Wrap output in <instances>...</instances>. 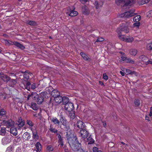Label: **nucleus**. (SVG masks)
<instances>
[{"mask_svg": "<svg viewBox=\"0 0 152 152\" xmlns=\"http://www.w3.org/2000/svg\"><path fill=\"white\" fill-rule=\"evenodd\" d=\"M66 137L72 149L77 152H83L82 149L80 148V144L77 140L76 137L74 136L73 132L68 127H66Z\"/></svg>", "mask_w": 152, "mask_h": 152, "instance_id": "f257e3e1", "label": "nucleus"}, {"mask_svg": "<svg viewBox=\"0 0 152 152\" xmlns=\"http://www.w3.org/2000/svg\"><path fill=\"white\" fill-rule=\"evenodd\" d=\"M115 3L118 5L123 7L131 6L135 2L134 0H115Z\"/></svg>", "mask_w": 152, "mask_h": 152, "instance_id": "f03ea898", "label": "nucleus"}, {"mask_svg": "<svg viewBox=\"0 0 152 152\" xmlns=\"http://www.w3.org/2000/svg\"><path fill=\"white\" fill-rule=\"evenodd\" d=\"M134 12L135 10L132 9L129 11L126 12L124 13L119 14L118 15V18H129L135 15V13H134Z\"/></svg>", "mask_w": 152, "mask_h": 152, "instance_id": "7ed1b4c3", "label": "nucleus"}, {"mask_svg": "<svg viewBox=\"0 0 152 152\" xmlns=\"http://www.w3.org/2000/svg\"><path fill=\"white\" fill-rule=\"evenodd\" d=\"M75 8L74 6H71L67 9L68 12H67V14H68L69 16L72 17L76 16L78 14V12L75 11Z\"/></svg>", "mask_w": 152, "mask_h": 152, "instance_id": "20e7f679", "label": "nucleus"}, {"mask_svg": "<svg viewBox=\"0 0 152 152\" xmlns=\"http://www.w3.org/2000/svg\"><path fill=\"white\" fill-rule=\"evenodd\" d=\"M65 109L68 112H71L74 108V105L71 102L67 103L65 105Z\"/></svg>", "mask_w": 152, "mask_h": 152, "instance_id": "39448f33", "label": "nucleus"}, {"mask_svg": "<svg viewBox=\"0 0 152 152\" xmlns=\"http://www.w3.org/2000/svg\"><path fill=\"white\" fill-rule=\"evenodd\" d=\"M89 134L88 131L85 129H82L80 130L79 133L80 136L83 138H86Z\"/></svg>", "mask_w": 152, "mask_h": 152, "instance_id": "423d86ee", "label": "nucleus"}, {"mask_svg": "<svg viewBox=\"0 0 152 152\" xmlns=\"http://www.w3.org/2000/svg\"><path fill=\"white\" fill-rule=\"evenodd\" d=\"M54 98H55V100L56 102L58 104L61 103L62 101H63V102H64L65 100H66V101L68 100L67 98L65 97H62L59 95Z\"/></svg>", "mask_w": 152, "mask_h": 152, "instance_id": "0eeeda50", "label": "nucleus"}, {"mask_svg": "<svg viewBox=\"0 0 152 152\" xmlns=\"http://www.w3.org/2000/svg\"><path fill=\"white\" fill-rule=\"evenodd\" d=\"M32 132V138L34 139L37 140L39 139V136L37 130L35 128H31Z\"/></svg>", "mask_w": 152, "mask_h": 152, "instance_id": "6e6552de", "label": "nucleus"}, {"mask_svg": "<svg viewBox=\"0 0 152 152\" xmlns=\"http://www.w3.org/2000/svg\"><path fill=\"white\" fill-rule=\"evenodd\" d=\"M11 141V138L10 136L5 137L2 140V142L4 145H5L9 143Z\"/></svg>", "mask_w": 152, "mask_h": 152, "instance_id": "1a4fd4ad", "label": "nucleus"}, {"mask_svg": "<svg viewBox=\"0 0 152 152\" xmlns=\"http://www.w3.org/2000/svg\"><path fill=\"white\" fill-rule=\"evenodd\" d=\"M117 32L118 34V36L119 38L121 40L125 42V40L126 38V37L125 35L121 34V32L119 30H117Z\"/></svg>", "mask_w": 152, "mask_h": 152, "instance_id": "9d476101", "label": "nucleus"}, {"mask_svg": "<svg viewBox=\"0 0 152 152\" xmlns=\"http://www.w3.org/2000/svg\"><path fill=\"white\" fill-rule=\"evenodd\" d=\"M76 125L77 127L80 129H83L85 127L84 123L80 120L77 121Z\"/></svg>", "mask_w": 152, "mask_h": 152, "instance_id": "9b49d317", "label": "nucleus"}, {"mask_svg": "<svg viewBox=\"0 0 152 152\" xmlns=\"http://www.w3.org/2000/svg\"><path fill=\"white\" fill-rule=\"evenodd\" d=\"M117 30H119L121 32L124 31L126 33H128L129 31V29L127 26H121Z\"/></svg>", "mask_w": 152, "mask_h": 152, "instance_id": "f8f14e48", "label": "nucleus"}, {"mask_svg": "<svg viewBox=\"0 0 152 152\" xmlns=\"http://www.w3.org/2000/svg\"><path fill=\"white\" fill-rule=\"evenodd\" d=\"M4 125L7 127L12 126L14 125V121L12 120H9L7 121L4 122Z\"/></svg>", "mask_w": 152, "mask_h": 152, "instance_id": "ddd939ff", "label": "nucleus"}, {"mask_svg": "<svg viewBox=\"0 0 152 152\" xmlns=\"http://www.w3.org/2000/svg\"><path fill=\"white\" fill-rule=\"evenodd\" d=\"M60 120L63 125L66 126L68 124V122L65 119V117L62 115H60Z\"/></svg>", "mask_w": 152, "mask_h": 152, "instance_id": "4468645a", "label": "nucleus"}, {"mask_svg": "<svg viewBox=\"0 0 152 152\" xmlns=\"http://www.w3.org/2000/svg\"><path fill=\"white\" fill-rule=\"evenodd\" d=\"M57 135L58 136L59 139L58 141L59 145H60V147H62L64 145V143L63 141L62 138L61 137L60 134H57Z\"/></svg>", "mask_w": 152, "mask_h": 152, "instance_id": "2eb2a0df", "label": "nucleus"}, {"mask_svg": "<svg viewBox=\"0 0 152 152\" xmlns=\"http://www.w3.org/2000/svg\"><path fill=\"white\" fill-rule=\"evenodd\" d=\"M31 137L30 134L28 132H25L23 135L22 138L26 140H28Z\"/></svg>", "mask_w": 152, "mask_h": 152, "instance_id": "dca6fc26", "label": "nucleus"}, {"mask_svg": "<svg viewBox=\"0 0 152 152\" xmlns=\"http://www.w3.org/2000/svg\"><path fill=\"white\" fill-rule=\"evenodd\" d=\"M82 11L83 13L85 15H88L90 11L88 7L86 6H84L82 7Z\"/></svg>", "mask_w": 152, "mask_h": 152, "instance_id": "f3484780", "label": "nucleus"}, {"mask_svg": "<svg viewBox=\"0 0 152 152\" xmlns=\"http://www.w3.org/2000/svg\"><path fill=\"white\" fill-rule=\"evenodd\" d=\"M0 77L4 81L6 82H7L10 80V78L9 77L3 74H2V75H1Z\"/></svg>", "mask_w": 152, "mask_h": 152, "instance_id": "a211bd4d", "label": "nucleus"}, {"mask_svg": "<svg viewBox=\"0 0 152 152\" xmlns=\"http://www.w3.org/2000/svg\"><path fill=\"white\" fill-rule=\"evenodd\" d=\"M137 50L136 49H131L129 50L130 54L133 56H135L137 53Z\"/></svg>", "mask_w": 152, "mask_h": 152, "instance_id": "6ab92c4d", "label": "nucleus"}, {"mask_svg": "<svg viewBox=\"0 0 152 152\" xmlns=\"http://www.w3.org/2000/svg\"><path fill=\"white\" fill-rule=\"evenodd\" d=\"M10 132L14 135H16L18 133L17 129L14 127H12L10 128Z\"/></svg>", "mask_w": 152, "mask_h": 152, "instance_id": "aec40b11", "label": "nucleus"}, {"mask_svg": "<svg viewBox=\"0 0 152 152\" xmlns=\"http://www.w3.org/2000/svg\"><path fill=\"white\" fill-rule=\"evenodd\" d=\"M14 146L13 145H10L7 148L6 152H14Z\"/></svg>", "mask_w": 152, "mask_h": 152, "instance_id": "412c9836", "label": "nucleus"}, {"mask_svg": "<svg viewBox=\"0 0 152 152\" xmlns=\"http://www.w3.org/2000/svg\"><path fill=\"white\" fill-rule=\"evenodd\" d=\"M13 44L14 45L22 50H23L25 48V47L24 46L18 42H14Z\"/></svg>", "mask_w": 152, "mask_h": 152, "instance_id": "4be33fe9", "label": "nucleus"}, {"mask_svg": "<svg viewBox=\"0 0 152 152\" xmlns=\"http://www.w3.org/2000/svg\"><path fill=\"white\" fill-rule=\"evenodd\" d=\"M134 40V38L131 36H127L125 40V42H126L131 43Z\"/></svg>", "mask_w": 152, "mask_h": 152, "instance_id": "5701e85b", "label": "nucleus"}, {"mask_svg": "<svg viewBox=\"0 0 152 152\" xmlns=\"http://www.w3.org/2000/svg\"><path fill=\"white\" fill-rule=\"evenodd\" d=\"M35 146L37 149V152H40L42 149V146L40 143L39 142H37L35 145Z\"/></svg>", "mask_w": 152, "mask_h": 152, "instance_id": "b1692460", "label": "nucleus"}, {"mask_svg": "<svg viewBox=\"0 0 152 152\" xmlns=\"http://www.w3.org/2000/svg\"><path fill=\"white\" fill-rule=\"evenodd\" d=\"M59 93L58 91L57 90H53L51 92V95L54 97H55L58 95H59Z\"/></svg>", "mask_w": 152, "mask_h": 152, "instance_id": "393cba45", "label": "nucleus"}, {"mask_svg": "<svg viewBox=\"0 0 152 152\" xmlns=\"http://www.w3.org/2000/svg\"><path fill=\"white\" fill-rule=\"evenodd\" d=\"M32 75H33L31 73L26 72L24 75L23 76L24 78L26 80H28L30 78V76L32 77Z\"/></svg>", "mask_w": 152, "mask_h": 152, "instance_id": "a878e982", "label": "nucleus"}, {"mask_svg": "<svg viewBox=\"0 0 152 152\" xmlns=\"http://www.w3.org/2000/svg\"><path fill=\"white\" fill-rule=\"evenodd\" d=\"M94 4L96 9L99 8V7H101L103 5L102 2H99L98 3L96 1L95 2Z\"/></svg>", "mask_w": 152, "mask_h": 152, "instance_id": "bb28decb", "label": "nucleus"}, {"mask_svg": "<svg viewBox=\"0 0 152 152\" xmlns=\"http://www.w3.org/2000/svg\"><path fill=\"white\" fill-rule=\"evenodd\" d=\"M51 121L54 124H57L58 125L60 123V121L56 117L53 118L51 119Z\"/></svg>", "mask_w": 152, "mask_h": 152, "instance_id": "cd10ccee", "label": "nucleus"}, {"mask_svg": "<svg viewBox=\"0 0 152 152\" xmlns=\"http://www.w3.org/2000/svg\"><path fill=\"white\" fill-rule=\"evenodd\" d=\"M17 83V81L15 80L12 79L10 81L9 85L10 86L14 87Z\"/></svg>", "mask_w": 152, "mask_h": 152, "instance_id": "c85d7f7f", "label": "nucleus"}, {"mask_svg": "<svg viewBox=\"0 0 152 152\" xmlns=\"http://www.w3.org/2000/svg\"><path fill=\"white\" fill-rule=\"evenodd\" d=\"M141 19V16L140 15H137L134 17L133 20L135 22H138Z\"/></svg>", "mask_w": 152, "mask_h": 152, "instance_id": "c756f323", "label": "nucleus"}, {"mask_svg": "<svg viewBox=\"0 0 152 152\" xmlns=\"http://www.w3.org/2000/svg\"><path fill=\"white\" fill-rule=\"evenodd\" d=\"M18 125L19 127H22L24 125V122L21 118H19L18 121Z\"/></svg>", "mask_w": 152, "mask_h": 152, "instance_id": "7c9ffc66", "label": "nucleus"}, {"mask_svg": "<svg viewBox=\"0 0 152 152\" xmlns=\"http://www.w3.org/2000/svg\"><path fill=\"white\" fill-rule=\"evenodd\" d=\"M6 132V128L4 127L1 128L0 130V135L4 136Z\"/></svg>", "mask_w": 152, "mask_h": 152, "instance_id": "2f4dec72", "label": "nucleus"}, {"mask_svg": "<svg viewBox=\"0 0 152 152\" xmlns=\"http://www.w3.org/2000/svg\"><path fill=\"white\" fill-rule=\"evenodd\" d=\"M87 142H88V144H91L94 142V140L91 137H89L87 139Z\"/></svg>", "mask_w": 152, "mask_h": 152, "instance_id": "473e14b6", "label": "nucleus"}, {"mask_svg": "<svg viewBox=\"0 0 152 152\" xmlns=\"http://www.w3.org/2000/svg\"><path fill=\"white\" fill-rule=\"evenodd\" d=\"M125 70L126 71V73H127V74H132L135 75L136 76H137L138 74L136 72H132V71L131 70H130L129 69H124V70H123V71H125Z\"/></svg>", "mask_w": 152, "mask_h": 152, "instance_id": "72a5a7b5", "label": "nucleus"}, {"mask_svg": "<svg viewBox=\"0 0 152 152\" xmlns=\"http://www.w3.org/2000/svg\"><path fill=\"white\" fill-rule=\"evenodd\" d=\"M36 100L37 104H40L43 102V98L42 97H38Z\"/></svg>", "mask_w": 152, "mask_h": 152, "instance_id": "f704fd0d", "label": "nucleus"}, {"mask_svg": "<svg viewBox=\"0 0 152 152\" xmlns=\"http://www.w3.org/2000/svg\"><path fill=\"white\" fill-rule=\"evenodd\" d=\"M80 54L84 60H87L89 59V57L85 53L83 52H81L80 53Z\"/></svg>", "mask_w": 152, "mask_h": 152, "instance_id": "c9c22d12", "label": "nucleus"}, {"mask_svg": "<svg viewBox=\"0 0 152 152\" xmlns=\"http://www.w3.org/2000/svg\"><path fill=\"white\" fill-rule=\"evenodd\" d=\"M31 107L34 110H37L38 108L36 103L34 102H31Z\"/></svg>", "mask_w": 152, "mask_h": 152, "instance_id": "e433bc0d", "label": "nucleus"}, {"mask_svg": "<svg viewBox=\"0 0 152 152\" xmlns=\"http://www.w3.org/2000/svg\"><path fill=\"white\" fill-rule=\"evenodd\" d=\"M26 23L28 24L31 26H35L36 25V23L32 20H28Z\"/></svg>", "mask_w": 152, "mask_h": 152, "instance_id": "4c0bfd02", "label": "nucleus"}, {"mask_svg": "<svg viewBox=\"0 0 152 152\" xmlns=\"http://www.w3.org/2000/svg\"><path fill=\"white\" fill-rule=\"evenodd\" d=\"M4 42L6 45H14V42H12L10 41H8L6 40H4Z\"/></svg>", "mask_w": 152, "mask_h": 152, "instance_id": "58836bf2", "label": "nucleus"}, {"mask_svg": "<svg viewBox=\"0 0 152 152\" xmlns=\"http://www.w3.org/2000/svg\"><path fill=\"white\" fill-rule=\"evenodd\" d=\"M125 61L126 62L130 63L132 64H134V61L130 58H126Z\"/></svg>", "mask_w": 152, "mask_h": 152, "instance_id": "ea45409f", "label": "nucleus"}, {"mask_svg": "<svg viewBox=\"0 0 152 152\" xmlns=\"http://www.w3.org/2000/svg\"><path fill=\"white\" fill-rule=\"evenodd\" d=\"M31 96L33 99L35 100H36L39 97L38 95L36 93L32 94Z\"/></svg>", "mask_w": 152, "mask_h": 152, "instance_id": "a19ab883", "label": "nucleus"}, {"mask_svg": "<svg viewBox=\"0 0 152 152\" xmlns=\"http://www.w3.org/2000/svg\"><path fill=\"white\" fill-rule=\"evenodd\" d=\"M146 48L148 50H151L152 49V43L148 44L146 46Z\"/></svg>", "mask_w": 152, "mask_h": 152, "instance_id": "79ce46f5", "label": "nucleus"}, {"mask_svg": "<svg viewBox=\"0 0 152 152\" xmlns=\"http://www.w3.org/2000/svg\"><path fill=\"white\" fill-rule=\"evenodd\" d=\"M140 25V22H136L134 23L133 24V27H136L138 28Z\"/></svg>", "mask_w": 152, "mask_h": 152, "instance_id": "37998d69", "label": "nucleus"}, {"mask_svg": "<svg viewBox=\"0 0 152 152\" xmlns=\"http://www.w3.org/2000/svg\"><path fill=\"white\" fill-rule=\"evenodd\" d=\"M140 58L143 61L145 62H146L145 61L148 59L147 57L145 56H140Z\"/></svg>", "mask_w": 152, "mask_h": 152, "instance_id": "c03bdc74", "label": "nucleus"}, {"mask_svg": "<svg viewBox=\"0 0 152 152\" xmlns=\"http://www.w3.org/2000/svg\"><path fill=\"white\" fill-rule=\"evenodd\" d=\"M50 130L51 132L53 133H57L58 131L55 128H53L51 126H50Z\"/></svg>", "mask_w": 152, "mask_h": 152, "instance_id": "a18cd8bd", "label": "nucleus"}, {"mask_svg": "<svg viewBox=\"0 0 152 152\" xmlns=\"http://www.w3.org/2000/svg\"><path fill=\"white\" fill-rule=\"evenodd\" d=\"M46 149L48 151H52L53 150V149L51 145H48Z\"/></svg>", "mask_w": 152, "mask_h": 152, "instance_id": "49530a36", "label": "nucleus"}, {"mask_svg": "<svg viewBox=\"0 0 152 152\" xmlns=\"http://www.w3.org/2000/svg\"><path fill=\"white\" fill-rule=\"evenodd\" d=\"M147 17H152V10H151L147 12L146 14Z\"/></svg>", "mask_w": 152, "mask_h": 152, "instance_id": "de8ad7c7", "label": "nucleus"}, {"mask_svg": "<svg viewBox=\"0 0 152 152\" xmlns=\"http://www.w3.org/2000/svg\"><path fill=\"white\" fill-rule=\"evenodd\" d=\"M120 53L121 55H123L121 57L122 59L121 60H120L121 62L122 61H122H125L126 58L125 57V55H123L124 54V53H123L122 52H120Z\"/></svg>", "mask_w": 152, "mask_h": 152, "instance_id": "09e8293b", "label": "nucleus"}, {"mask_svg": "<svg viewBox=\"0 0 152 152\" xmlns=\"http://www.w3.org/2000/svg\"><path fill=\"white\" fill-rule=\"evenodd\" d=\"M134 104L136 106H139L140 104V101L139 100L136 99L134 101Z\"/></svg>", "mask_w": 152, "mask_h": 152, "instance_id": "8fccbe9b", "label": "nucleus"}, {"mask_svg": "<svg viewBox=\"0 0 152 152\" xmlns=\"http://www.w3.org/2000/svg\"><path fill=\"white\" fill-rule=\"evenodd\" d=\"M6 114V112L5 110L3 109H1V110L0 112V115L3 116L4 115Z\"/></svg>", "mask_w": 152, "mask_h": 152, "instance_id": "3c124183", "label": "nucleus"}, {"mask_svg": "<svg viewBox=\"0 0 152 152\" xmlns=\"http://www.w3.org/2000/svg\"><path fill=\"white\" fill-rule=\"evenodd\" d=\"M30 83L29 82H27L26 83V88L28 90H29V89H30Z\"/></svg>", "mask_w": 152, "mask_h": 152, "instance_id": "603ef678", "label": "nucleus"}, {"mask_svg": "<svg viewBox=\"0 0 152 152\" xmlns=\"http://www.w3.org/2000/svg\"><path fill=\"white\" fill-rule=\"evenodd\" d=\"M104 40V38L102 37H99L96 40V42H102Z\"/></svg>", "mask_w": 152, "mask_h": 152, "instance_id": "864d4df0", "label": "nucleus"}, {"mask_svg": "<svg viewBox=\"0 0 152 152\" xmlns=\"http://www.w3.org/2000/svg\"><path fill=\"white\" fill-rule=\"evenodd\" d=\"M100 151V150H98V148L94 147L93 148V152H98L99 151Z\"/></svg>", "mask_w": 152, "mask_h": 152, "instance_id": "5fc2aeb1", "label": "nucleus"}, {"mask_svg": "<svg viewBox=\"0 0 152 152\" xmlns=\"http://www.w3.org/2000/svg\"><path fill=\"white\" fill-rule=\"evenodd\" d=\"M27 124L30 126H33V124L31 121L29 120L27 121Z\"/></svg>", "mask_w": 152, "mask_h": 152, "instance_id": "6e6d98bb", "label": "nucleus"}, {"mask_svg": "<svg viewBox=\"0 0 152 152\" xmlns=\"http://www.w3.org/2000/svg\"><path fill=\"white\" fill-rule=\"evenodd\" d=\"M103 78L104 79L107 80H108V76L106 74L104 73L103 75Z\"/></svg>", "mask_w": 152, "mask_h": 152, "instance_id": "4d7b16f0", "label": "nucleus"}, {"mask_svg": "<svg viewBox=\"0 0 152 152\" xmlns=\"http://www.w3.org/2000/svg\"><path fill=\"white\" fill-rule=\"evenodd\" d=\"M65 97V98H67V99H68V100H67V101H66V100H64V102H63V101H62V102H63V104H64V105H65L66 104H67V103H69V99L68 98L66 97Z\"/></svg>", "mask_w": 152, "mask_h": 152, "instance_id": "13d9d810", "label": "nucleus"}, {"mask_svg": "<svg viewBox=\"0 0 152 152\" xmlns=\"http://www.w3.org/2000/svg\"><path fill=\"white\" fill-rule=\"evenodd\" d=\"M36 87L35 84L33 83L31 86V88L32 89H34Z\"/></svg>", "mask_w": 152, "mask_h": 152, "instance_id": "bf43d9fd", "label": "nucleus"}, {"mask_svg": "<svg viewBox=\"0 0 152 152\" xmlns=\"http://www.w3.org/2000/svg\"><path fill=\"white\" fill-rule=\"evenodd\" d=\"M146 62V64H152V59L149 60Z\"/></svg>", "mask_w": 152, "mask_h": 152, "instance_id": "052dcab7", "label": "nucleus"}, {"mask_svg": "<svg viewBox=\"0 0 152 152\" xmlns=\"http://www.w3.org/2000/svg\"><path fill=\"white\" fill-rule=\"evenodd\" d=\"M152 115V107L150 108V112L149 114V115L150 116H151Z\"/></svg>", "mask_w": 152, "mask_h": 152, "instance_id": "680f3d73", "label": "nucleus"}, {"mask_svg": "<svg viewBox=\"0 0 152 152\" xmlns=\"http://www.w3.org/2000/svg\"><path fill=\"white\" fill-rule=\"evenodd\" d=\"M88 0H80V1L83 3H85L88 1Z\"/></svg>", "mask_w": 152, "mask_h": 152, "instance_id": "e2e57ef3", "label": "nucleus"}, {"mask_svg": "<svg viewBox=\"0 0 152 152\" xmlns=\"http://www.w3.org/2000/svg\"><path fill=\"white\" fill-rule=\"evenodd\" d=\"M120 73L121 74V75L122 76H124V72H123L122 71H120Z\"/></svg>", "mask_w": 152, "mask_h": 152, "instance_id": "0e129e2a", "label": "nucleus"}, {"mask_svg": "<svg viewBox=\"0 0 152 152\" xmlns=\"http://www.w3.org/2000/svg\"><path fill=\"white\" fill-rule=\"evenodd\" d=\"M15 101L16 102H19L20 101V99L18 98H16L15 99Z\"/></svg>", "mask_w": 152, "mask_h": 152, "instance_id": "69168bd1", "label": "nucleus"}, {"mask_svg": "<svg viewBox=\"0 0 152 152\" xmlns=\"http://www.w3.org/2000/svg\"><path fill=\"white\" fill-rule=\"evenodd\" d=\"M145 119L146 120H147L148 121H150V120L149 119V117L147 116H145Z\"/></svg>", "mask_w": 152, "mask_h": 152, "instance_id": "338daca9", "label": "nucleus"}, {"mask_svg": "<svg viewBox=\"0 0 152 152\" xmlns=\"http://www.w3.org/2000/svg\"><path fill=\"white\" fill-rule=\"evenodd\" d=\"M65 85L68 87H69V86H70V84L68 83H66Z\"/></svg>", "mask_w": 152, "mask_h": 152, "instance_id": "774afa93", "label": "nucleus"}]
</instances>
